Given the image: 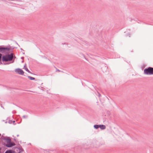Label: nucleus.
Instances as JSON below:
<instances>
[{
    "label": "nucleus",
    "instance_id": "nucleus-3",
    "mask_svg": "<svg viewBox=\"0 0 153 153\" xmlns=\"http://www.w3.org/2000/svg\"><path fill=\"white\" fill-rule=\"evenodd\" d=\"M7 143L6 144L5 146L8 147H11L15 145L14 143L10 142V139H7Z\"/></svg>",
    "mask_w": 153,
    "mask_h": 153
},
{
    "label": "nucleus",
    "instance_id": "nucleus-1",
    "mask_svg": "<svg viewBox=\"0 0 153 153\" xmlns=\"http://www.w3.org/2000/svg\"><path fill=\"white\" fill-rule=\"evenodd\" d=\"M13 58V54H7L2 56V60L3 62H8L12 60Z\"/></svg>",
    "mask_w": 153,
    "mask_h": 153
},
{
    "label": "nucleus",
    "instance_id": "nucleus-9",
    "mask_svg": "<svg viewBox=\"0 0 153 153\" xmlns=\"http://www.w3.org/2000/svg\"><path fill=\"white\" fill-rule=\"evenodd\" d=\"M28 77L29 79H30V80H33L35 79V78L33 77L30 76H28Z\"/></svg>",
    "mask_w": 153,
    "mask_h": 153
},
{
    "label": "nucleus",
    "instance_id": "nucleus-11",
    "mask_svg": "<svg viewBox=\"0 0 153 153\" xmlns=\"http://www.w3.org/2000/svg\"><path fill=\"white\" fill-rule=\"evenodd\" d=\"M2 54L0 53V60H1V57Z\"/></svg>",
    "mask_w": 153,
    "mask_h": 153
},
{
    "label": "nucleus",
    "instance_id": "nucleus-10",
    "mask_svg": "<svg viewBox=\"0 0 153 153\" xmlns=\"http://www.w3.org/2000/svg\"><path fill=\"white\" fill-rule=\"evenodd\" d=\"M99 126H100V125H95L94 126V127L96 129H97L98 128H99Z\"/></svg>",
    "mask_w": 153,
    "mask_h": 153
},
{
    "label": "nucleus",
    "instance_id": "nucleus-5",
    "mask_svg": "<svg viewBox=\"0 0 153 153\" xmlns=\"http://www.w3.org/2000/svg\"><path fill=\"white\" fill-rule=\"evenodd\" d=\"M10 49L7 47H1L0 48V50L2 52H4L7 51H8Z\"/></svg>",
    "mask_w": 153,
    "mask_h": 153
},
{
    "label": "nucleus",
    "instance_id": "nucleus-12",
    "mask_svg": "<svg viewBox=\"0 0 153 153\" xmlns=\"http://www.w3.org/2000/svg\"><path fill=\"white\" fill-rule=\"evenodd\" d=\"M1 134H0V137L1 136Z\"/></svg>",
    "mask_w": 153,
    "mask_h": 153
},
{
    "label": "nucleus",
    "instance_id": "nucleus-2",
    "mask_svg": "<svg viewBox=\"0 0 153 153\" xmlns=\"http://www.w3.org/2000/svg\"><path fill=\"white\" fill-rule=\"evenodd\" d=\"M144 73L147 75L153 74V68L149 67L145 69L144 71Z\"/></svg>",
    "mask_w": 153,
    "mask_h": 153
},
{
    "label": "nucleus",
    "instance_id": "nucleus-4",
    "mask_svg": "<svg viewBox=\"0 0 153 153\" xmlns=\"http://www.w3.org/2000/svg\"><path fill=\"white\" fill-rule=\"evenodd\" d=\"M15 72L18 73L19 74L23 75L24 74V72L21 69L17 68L15 70Z\"/></svg>",
    "mask_w": 153,
    "mask_h": 153
},
{
    "label": "nucleus",
    "instance_id": "nucleus-8",
    "mask_svg": "<svg viewBox=\"0 0 153 153\" xmlns=\"http://www.w3.org/2000/svg\"><path fill=\"white\" fill-rule=\"evenodd\" d=\"M13 152H14L13 151L11 150H9L5 152V153H13Z\"/></svg>",
    "mask_w": 153,
    "mask_h": 153
},
{
    "label": "nucleus",
    "instance_id": "nucleus-6",
    "mask_svg": "<svg viewBox=\"0 0 153 153\" xmlns=\"http://www.w3.org/2000/svg\"><path fill=\"white\" fill-rule=\"evenodd\" d=\"M99 128L101 129H104L106 128V126L104 125H100Z\"/></svg>",
    "mask_w": 153,
    "mask_h": 153
},
{
    "label": "nucleus",
    "instance_id": "nucleus-7",
    "mask_svg": "<svg viewBox=\"0 0 153 153\" xmlns=\"http://www.w3.org/2000/svg\"><path fill=\"white\" fill-rule=\"evenodd\" d=\"M24 69H25L26 71H27V72H28V73H30V71L27 68V67L26 66V65H25L24 66Z\"/></svg>",
    "mask_w": 153,
    "mask_h": 153
}]
</instances>
